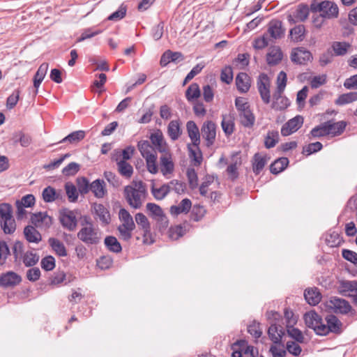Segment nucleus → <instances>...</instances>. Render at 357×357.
<instances>
[{
    "label": "nucleus",
    "mask_w": 357,
    "mask_h": 357,
    "mask_svg": "<svg viewBox=\"0 0 357 357\" xmlns=\"http://www.w3.org/2000/svg\"><path fill=\"white\" fill-rule=\"evenodd\" d=\"M285 29L282 26V22L279 20H272L268 24V29L261 38L255 40L256 45L260 41L262 45H268L269 43H273L284 36Z\"/></svg>",
    "instance_id": "nucleus-1"
},
{
    "label": "nucleus",
    "mask_w": 357,
    "mask_h": 357,
    "mask_svg": "<svg viewBox=\"0 0 357 357\" xmlns=\"http://www.w3.org/2000/svg\"><path fill=\"white\" fill-rule=\"evenodd\" d=\"M11 140L13 144L20 143L24 148L29 146L33 142L31 135L25 134L22 130L14 132L12 135Z\"/></svg>",
    "instance_id": "nucleus-19"
},
{
    "label": "nucleus",
    "mask_w": 357,
    "mask_h": 357,
    "mask_svg": "<svg viewBox=\"0 0 357 357\" xmlns=\"http://www.w3.org/2000/svg\"><path fill=\"white\" fill-rule=\"evenodd\" d=\"M96 264L101 270H107L112 267L113 259L109 255L102 256L96 260Z\"/></svg>",
    "instance_id": "nucleus-58"
},
{
    "label": "nucleus",
    "mask_w": 357,
    "mask_h": 357,
    "mask_svg": "<svg viewBox=\"0 0 357 357\" xmlns=\"http://www.w3.org/2000/svg\"><path fill=\"white\" fill-rule=\"evenodd\" d=\"M80 169V165L71 162L62 169V174L66 176L75 175Z\"/></svg>",
    "instance_id": "nucleus-60"
},
{
    "label": "nucleus",
    "mask_w": 357,
    "mask_h": 357,
    "mask_svg": "<svg viewBox=\"0 0 357 357\" xmlns=\"http://www.w3.org/2000/svg\"><path fill=\"white\" fill-rule=\"evenodd\" d=\"M48 243L52 249L60 257H66L68 252L64 244L59 239L55 238H50Z\"/></svg>",
    "instance_id": "nucleus-32"
},
{
    "label": "nucleus",
    "mask_w": 357,
    "mask_h": 357,
    "mask_svg": "<svg viewBox=\"0 0 357 357\" xmlns=\"http://www.w3.org/2000/svg\"><path fill=\"white\" fill-rule=\"evenodd\" d=\"M291 61L297 65H306L313 59L312 53L303 46H297L293 48L291 53Z\"/></svg>",
    "instance_id": "nucleus-8"
},
{
    "label": "nucleus",
    "mask_w": 357,
    "mask_h": 357,
    "mask_svg": "<svg viewBox=\"0 0 357 357\" xmlns=\"http://www.w3.org/2000/svg\"><path fill=\"white\" fill-rule=\"evenodd\" d=\"M12 213L13 208L10 204H0V225L6 234H12L16 229V223Z\"/></svg>",
    "instance_id": "nucleus-2"
},
{
    "label": "nucleus",
    "mask_w": 357,
    "mask_h": 357,
    "mask_svg": "<svg viewBox=\"0 0 357 357\" xmlns=\"http://www.w3.org/2000/svg\"><path fill=\"white\" fill-rule=\"evenodd\" d=\"M24 238L29 243H38L42 240L40 233L33 226L27 225L24 229Z\"/></svg>",
    "instance_id": "nucleus-25"
},
{
    "label": "nucleus",
    "mask_w": 357,
    "mask_h": 357,
    "mask_svg": "<svg viewBox=\"0 0 357 357\" xmlns=\"http://www.w3.org/2000/svg\"><path fill=\"white\" fill-rule=\"evenodd\" d=\"M328 307L336 314H347L352 311L355 313L348 301L337 296L330 298Z\"/></svg>",
    "instance_id": "nucleus-5"
},
{
    "label": "nucleus",
    "mask_w": 357,
    "mask_h": 357,
    "mask_svg": "<svg viewBox=\"0 0 357 357\" xmlns=\"http://www.w3.org/2000/svg\"><path fill=\"white\" fill-rule=\"evenodd\" d=\"M59 222L61 226L70 231H73L77 226V220L73 211L64 208L59 211Z\"/></svg>",
    "instance_id": "nucleus-6"
},
{
    "label": "nucleus",
    "mask_w": 357,
    "mask_h": 357,
    "mask_svg": "<svg viewBox=\"0 0 357 357\" xmlns=\"http://www.w3.org/2000/svg\"><path fill=\"white\" fill-rule=\"evenodd\" d=\"M356 280H340L339 282L338 292L343 296H348L351 298V295L348 292L354 291Z\"/></svg>",
    "instance_id": "nucleus-30"
},
{
    "label": "nucleus",
    "mask_w": 357,
    "mask_h": 357,
    "mask_svg": "<svg viewBox=\"0 0 357 357\" xmlns=\"http://www.w3.org/2000/svg\"><path fill=\"white\" fill-rule=\"evenodd\" d=\"M283 58V53L280 46H270L266 54V62L271 66L278 64Z\"/></svg>",
    "instance_id": "nucleus-17"
},
{
    "label": "nucleus",
    "mask_w": 357,
    "mask_h": 357,
    "mask_svg": "<svg viewBox=\"0 0 357 357\" xmlns=\"http://www.w3.org/2000/svg\"><path fill=\"white\" fill-rule=\"evenodd\" d=\"M222 121L221 122V126L223 132L225 135L229 137L230 136L234 131L235 129V123L234 120L231 117H229L227 119L225 115H222Z\"/></svg>",
    "instance_id": "nucleus-45"
},
{
    "label": "nucleus",
    "mask_w": 357,
    "mask_h": 357,
    "mask_svg": "<svg viewBox=\"0 0 357 357\" xmlns=\"http://www.w3.org/2000/svg\"><path fill=\"white\" fill-rule=\"evenodd\" d=\"M186 176L190 188L192 190L195 189L198 186V176L195 169L192 167H188L186 171Z\"/></svg>",
    "instance_id": "nucleus-54"
},
{
    "label": "nucleus",
    "mask_w": 357,
    "mask_h": 357,
    "mask_svg": "<svg viewBox=\"0 0 357 357\" xmlns=\"http://www.w3.org/2000/svg\"><path fill=\"white\" fill-rule=\"evenodd\" d=\"M248 332L255 338H259L262 335L260 324L256 321H253V322L248 326Z\"/></svg>",
    "instance_id": "nucleus-64"
},
{
    "label": "nucleus",
    "mask_w": 357,
    "mask_h": 357,
    "mask_svg": "<svg viewBox=\"0 0 357 357\" xmlns=\"http://www.w3.org/2000/svg\"><path fill=\"white\" fill-rule=\"evenodd\" d=\"M188 150L189 153V157L194 161L195 166H199L203 160L202 152L201 150H197L193 149L190 144H188Z\"/></svg>",
    "instance_id": "nucleus-47"
},
{
    "label": "nucleus",
    "mask_w": 357,
    "mask_h": 357,
    "mask_svg": "<svg viewBox=\"0 0 357 357\" xmlns=\"http://www.w3.org/2000/svg\"><path fill=\"white\" fill-rule=\"evenodd\" d=\"M127 11V7L124 4H121L117 10L112 13L108 17L107 20L110 21L117 22L123 19Z\"/></svg>",
    "instance_id": "nucleus-62"
},
{
    "label": "nucleus",
    "mask_w": 357,
    "mask_h": 357,
    "mask_svg": "<svg viewBox=\"0 0 357 357\" xmlns=\"http://www.w3.org/2000/svg\"><path fill=\"white\" fill-rule=\"evenodd\" d=\"M149 138L152 146L160 153H166L169 150L168 145L160 130H157L155 132L151 133Z\"/></svg>",
    "instance_id": "nucleus-14"
},
{
    "label": "nucleus",
    "mask_w": 357,
    "mask_h": 357,
    "mask_svg": "<svg viewBox=\"0 0 357 357\" xmlns=\"http://www.w3.org/2000/svg\"><path fill=\"white\" fill-rule=\"evenodd\" d=\"M124 196L128 204L134 208H139L142 205L141 195L136 188L127 185L124 189Z\"/></svg>",
    "instance_id": "nucleus-12"
},
{
    "label": "nucleus",
    "mask_w": 357,
    "mask_h": 357,
    "mask_svg": "<svg viewBox=\"0 0 357 357\" xmlns=\"http://www.w3.org/2000/svg\"><path fill=\"white\" fill-rule=\"evenodd\" d=\"M356 100H357V92H349L339 96L335 103L337 105H344Z\"/></svg>",
    "instance_id": "nucleus-44"
},
{
    "label": "nucleus",
    "mask_w": 357,
    "mask_h": 357,
    "mask_svg": "<svg viewBox=\"0 0 357 357\" xmlns=\"http://www.w3.org/2000/svg\"><path fill=\"white\" fill-rule=\"evenodd\" d=\"M201 96V91L197 83H192L185 91V98L188 102H194Z\"/></svg>",
    "instance_id": "nucleus-34"
},
{
    "label": "nucleus",
    "mask_w": 357,
    "mask_h": 357,
    "mask_svg": "<svg viewBox=\"0 0 357 357\" xmlns=\"http://www.w3.org/2000/svg\"><path fill=\"white\" fill-rule=\"evenodd\" d=\"M331 126H327L326 122L321 123L320 125L313 128L310 135L312 137H322L330 135Z\"/></svg>",
    "instance_id": "nucleus-31"
},
{
    "label": "nucleus",
    "mask_w": 357,
    "mask_h": 357,
    "mask_svg": "<svg viewBox=\"0 0 357 357\" xmlns=\"http://www.w3.org/2000/svg\"><path fill=\"white\" fill-rule=\"evenodd\" d=\"M21 91L20 89H15L6 100V107L9 109H13L20 99Z\"/></svg>",
    "instance_id": "nucleus-59"
},
{
    "label": "nucleus",
    "mask_w": 357,
    "mask_h": 357,
    "mask_svg": "<svg viewBox=\"0 0 357 357\" xmlns=\"http://www.w3.org/2000/svg\"><path fill=\"white\" fill-rule=\"evenodd\" d=\"M25 266L31 267L35 266L39 261V256L32 251H27L21 257Z\"/></svg>",
    "instance_id": "nucleus-42"
},
{
    "label": "nucleus",
    "mask_w": 357,
    "mask_h": 357,
    "mask_svg": "<svg viewBox=\"0 0 357 357\" xmlns=\"http://www.w3.org/2000/svg\"><path fill=\"white\" fill-rule=\"evenodd\" d=\"M206 213L205 208L199 204H196L192 207L190 213L191 219L195 222L200 221Z\"/></svg>",
    "instance_id": "nucleus-50"
},
{
    "label": "nucleus",
    "mask_w": 357,
    "mask_h": 357,
    "mask_svg": "<svg viewBox=\"0 0 357 357\" xmlns=\"http://www.w3.org/2000/svg\"><path fill=\"white\" fill-rule=\"evenodd\" d=\"M91 213L95 219H98L102 227H106L111 223L112 218L109 209L102 204L94 202L91 204Z\"/></svg>",
    "instance_id": "nucleus-7"
},
{
    "label": "nucleus",
    "mask_w": 357,
    "mask_h": 357,
    "mask_svg": "<svg viewBox=\"0 0 357 357\" xmlns=\"http://www.w3.org/2000/svg\"><path fill=\"white\" fill-rule=\"evenodd\" d=\"M43 199L47 203L52 202L59 199L61 197L60 192H57L52 186H47L43 190Z\"/></svg>",
    "instance_id": "nucleus-38"
},
{
    "label": "nucleus",
    "mask_w": 357,
    "mask_h": 357,
    "mask_svg": "<svg viewBox=\"0 0 357 357\" xmlns=\"http://www.w3.org/2000/svg\"><path fill=\"white\" fill-rule=\"evenodd\" d=\"M96 198H103L107 193L105 183L102 179L98 178L91 183V190Z\"/></svg>",
    "instance_id": "nucleus-23"
},
{
    "label": "nucleus",
    "mask_w": 357,
    "mask_h": 357,
    "mask_svg": "<svg viewBox=\"0 0 357 357\" xmlns=\"http://www.w3.org/2000/svg\"><path fill=\"white\" fill-rule=\"evenodd\" d=\"M286 349L290 354L298 357L302 352V348L297 342L288 341L286 344Z\"/></svg>",
    "instance_id": "nucleus-61"
},
{
    "label": "nucleus",
    "mask_w": 357,
    "mask_h": 357,
    "mask_svg": "<svg viewBox=\"0 0 357 357\" xmlns=\"http://www.w3.org/2000/svg\"><path fill=\"white\" fill-rule=\"evenodd\" d=\"M137 147L144 158L153 155L152 151L155 150L154 147L148 140L139 141L137 144Z\"/></svg>",
    "instance_id": "nucleus-41"
},
{
    "label": "nucleus",
    "mask_w": 357,
    "mask_h": 357,
    "mask_svg": "<svg viewBox=\"0 0 357 357\" xmlns=\"http://www.w3.org/2000/svg\"><path fill=\"white\" fill-rule=\"evenodd\" d=\"M13 255L15 262H20L24 255V245L20 241H16L13 246Z\"/></svg>",
    "instance_id": "nucleus-57"
},
{
    "label": "nucleus",
    "mask_w": 357,
    "mask_h": 357,
    "mask_svg": "<svg viewBox=\"0 0 357 357\" xmlns=\"http://www.w3.org/2000/svg\"><path fill=\"white\" fill-rule=\"evenodd\" d=\"M202 135L203 138L206 141V146H211L215 141L216 137V125L212 121H206L204 122L202 128Z\"/></svg>",
    "instance_id": "nucleus-10"
},
{
    "label": "nucleus",
    "mask_w": 357,
    "mask_h": 357,
    "mask_svg": "<svg viewBox=\"0 0 357 357\" xmlns=\"http://www.w3.org/2000/svg\"><path fill=\"white\" fill-rule=\"evenodd\" d=\"M326 321L330 333L340 334L342 333V323L334 314H328L326 317Z\"/></svg>",
    "instance_id": "nucleus-26"
},
{
    "label": "nucleus",
    "mask_w": 357,
    "mask_h": 357,
    "mask_svg": "<svg viewBox=\"0 0 357 357\" xmlns=\"http://www.w3.org/2000/svg\"><path fill=\"white\" fill-rule=\"evenodd\" d=\"M326 125L331 126V130L330 135L332 136H339L344 132L347 126V123L344 121H340L336 123H333L332 121H327Z\"/></svg>",
    "instance_id": "nucleus-37"
},
{
    "label": "nucleus",
    "mask_w": 357,
    "mask_h": 357,
    "mask_svg": "<svg viewBox=\"0 0 357 357\" xmlns=\"http://www.w3.org/2000/svg\"><path fill=\"white\" fill-rule=\"evenodd\" d=\"M170 192L169 184H163L159 188H155L154 185L151 187V192L154 198L157 200L163 199Z\"/></svg>",
    "instance_id": "nucleus-40"
},
{
    "label": "nucleus",
    "mask_w": 357,
    "mask_h": 357,
    "mask_svg": "<svg viewBox=\"0 0 357 357\" xmlns=\"http://www.w3.org/2000/svg\"><path fill=\"white\" fill-rule=\"evenodd\" d=\"M270 157L267 154L262 155L261 153H256L252 158V171L255 175H259L266 165Z\"/></svg>",
    "instance_id": "nucleus-15"
},
{
    "label": "nucleus",
    "mask_w": 357,
    "mask_h": 357,
    "mask_svg": "<svg viewBox=\"0 0 357 357\" xmlns=\"http://www.w3.org/2000/svg\"><path fill=\"white\" fill-rule=\"evenodd\" d=\"M236 85L241 93H246L250 88V77L245 73H239L236 77Z\"/></svg>",
    "instance_id": "nucleus-21"
},
{
    "label": "nucleus",
    "mask_w": 357,
    "mask_h": 357,
    "mask_svg": "<svg viewBox=\"0 0 357 357\" xmlns=\"http://www.w3.org/2000/svg\"><path fill=\"white\" fill-rule=\"evenodd\" d=\"M77 238L86 245H98L101 240V233L94 225L82 227L77 234Z\"/></svg>",
    "instance_id": "nucleus-4"
},
{
    "label": "nucleus",
    "mask_w": 357,
    "mask_h": 357,
    "mask_svg": "<svg viewBox=\"0 0 357 357\" xmlns=\"http://www.w3.org/2000/svg\"><path fill=\"white\" fill-rule=\"evenodd\" d=\"M192 208V202L188 198L183 199L178 205H173L170 207L172 215H178L181 213L187 214Z\"/></svg>",
    "instance_id": "nucleus-22"
},
{
    "label": "nucleus",
    "mask_w": 357,
    "mask_h": 357,
    "mask_svg": "<svg viewBox=\"0 0 357 357\" xmlns=\"http://www.w3.org/2000/svg\"><path fill=\"white\" fill-rule=\"evenodd\" d=\"M241 123L245 128H252L255 122V116L251 109L239 113Z\"/></svg>",
    "instance_id": "nucleus-33"
},
{
    "label": "nucleus",
    "mask_w": 357,
    "mask_h": 357,
    "mask_svg": "<svg viewBox=\"0 0 357 357\" xmlns=\"http://www.w3.org/2000/svg\"><path fill=\"white\" fill-rule=\"evenodd\" d=\"M303 117L300 115L289 119L282 126L281 135L286 137L296 132L303 124Z\"/></svg>",
    "instance_id": "nucleus-11"
},
{
    "label": "nucleus",
    "mask_w": 357,
    "mask_h": 357,
    "mask_svg": "<svg viewBox=\"0 0 357 357\" xmlns=\"http://www.w3.org/2000/svg\"><path fill=\"white\" fill-rule=\"evenodd\" d=\"M117 166L118 171L122 176L126 178H131L133 174V167L130 163L124 160H119L117 162Z\"/></svg>",
    "instance_id": "nucleus-39"
},
{
    "label": "nucleus",
    "mask_w": 357,
    "mask_h": 357,
    "mask_svg": "<svg viewBox=\"0 0 357 357\" xmlns=\"http://www.w3.org/2000/svg\"><path fill=\"white\" fill-rule=\"evenodd\" d=\"M65 189L69 202H75L79 195L78 190L76 187L73 183L68 182L65 184Z\"/></svg>",
    "instance_id": "nucleus-53"
},
{
    "label": "nucleus",
    "mask_w": 357,
    "mask_h": 357,
    "mask_svg": "<svg viewBox=\"0 0 357 357\" xmlns=\"http://www.w3.org/2000/svg\"><path fill=\"white\" fill-rule=\"evenodd\" d=\"M77 190L81 195H86L91 190V183L85 176L78 177L76 179Z\"/></svg>",
    "instance_id": "nucleus-46"
},
{
    "label": "nucleus",
    "mask_w": 357,
    "mask_h": 357,
    "mask_svg": "<svg viewBox=\"0 0 357 357\" xmlns=\"http://www.w3.org/2000/svg\"><path fill=\"white\" fill-rule=\"evenodd\" d=\"M162 153L163 154L160 158V171L162 174L165 176L167 174H170L174 172V164L169 150L166 153Z\"/></svg>",
    "instance_id": "nucleus-16"
},
{
    "label": "nucleus",
    "mask_w": 357,
    "mask_h": 357,
    "mask_svg": "<svg viewBox=\"0 0 357 357\" xmlns=\"http://www.w3.org/2000/svg\"><path fill=\"white\" fill-rule=\"evenodd\" d=\"M146 163L147 170L153 174L158 173V167L157 165V155L154 153L151 155H149L146 158H144Z\"/></svg>",
    "instance_id": "nucleus-52"
},
{
    "label": "nucleus",
    "mask_w": 357,
    "mask_h": 357,
    "mask_svg": "<svg viewBox=\"0 0 357 357\" xmlns=\"http://www.w3.org/2000/svg\"><path fill=\"white\" fill-rule=\"evenodd\" d=\"M180 124V121L178 119L171 121L168 125L167 133L173 141L177 140L182 134Z\"/></svg>",
    "instance_id": "nucleus-28"
},
{
    "label": "nucleus",
    "mask_w": 357,
    "mask_h": 357,
    "mask_svg": "<svg viewBox=\"0 0 357 357\" xmlns=\"http://www.w3.org/2000/svg\"><path fill=\"white\" fill-rule=\"evenodd\" d=\"M291 102L286 96H282L279 100H273L271 108L277 111H282L287 109Z\"/></svg>",
    "instance_id": "nucleus-56"
},
{
    "label": "nucleus",
    "mask_w": 357,
    "mask_h": 357,
    "mask_svg": "<svg viewBox=\"0 0 357 357\" xmlns=\"http://www.w3.org/2000/svg\"><path fill=\"white\" fill-rule=\"evenodd\" d=\"M305 28L303 24H299L290 30V37L293 42L298 43L303 41L305 37Z\"/></svg>",
    "instance_id": "nucleus-36"
},
{
    "label": "nucleus",
    "mask_w": 357,
    "mask_h": 357,
    "mask_svg": "<svg viewBox=\"0 0 357 357\" xmlns=\"http://www.w3.org/2000/svg\"><path fill=\"white\" fill-rule=\"evenodd\" d=\"M323 148V145L319 142L310 143L307 146H303L302 153L308 156L312 153H317L321 151Z\"/></svg>",
    "instance_id": "nucleus-55"
},
{
    "label": "nucleus",
    "mask_w": 357,
    "mask_h": 357,
    "mask_svg": "<svg viewBox=\"0 0 357 357\" xmlns=\"http://www.w3.org/2000/svg\"><path fill=\"white\" fill-rule=\"evenodd\" d=\"M289 160L287 157H281L275 160L270 165L271 174L277 175L284 171L289 165Z\"/></svg>",
    "instance_id": "nucleus-24"
},
{
    "label": "nucleus",
    "mask_w": 357,
    "mask_h": 357,
    "mask_svg": "<svg viewBox=\"0 0 357 357\" xmlns=\"http://www.w3.org/2000/svg\"><path fill=\"white\" fill-rule=\"evenodd\" d=\"M21 281V276L13 271H8L0 275V287L3 288L13 287L19 284Z\"/></svg>",
    "instance_id": "nucleus-13"
},
{
    "label": "nucleus",
    "mask_w": 357,
    "mask_h": 357,
    "mask_svg": "<svg viewBox=\"0 0 357 357\" xmlns=\"http://www.w3.org/2000/svg\"><path fill=\"white\" fill-rule=\"evenodd\" d=\"M309 15V7L306 4H299L294 12V17L296 21L304 22Z\"/></svg>",
    "instance_id": "nucleus-43"
},
{
    "label": "nucleus",
    "mask_w": 357,
    "mask_h": 357,
    "mask_svg": "<svg viewBox=\"0 0 357 357\" xmlns=\"http://www.w3.org/2000/svg\"><path fill=\"white\" fill-rule=\"evenodd\" d=\"M303 319L305 325L313 330L318 324H320V321H322V317L314 310L306 312L303 316Z\"/></svg>",
    "instance_id": "nucleus-27"
},
{
    "label": "nucleus",
    "mask_w": 357,
    "mask_h": 357,
    "mask_svg": "<svg viewBox=\"0 0 357 357\" xmlns=\"http://www.w3.org/2000/svg\"><path fill=\"white\" fill-rule=\"evenodd\" d=\"M310 10L312 13H321L326 19L337 18L339 15L337 5L331 1H323L321 2L314 1L310 4Z\"/></svg>",
    "instance_id": "nucleus-3"
},
{
    "label": "nucleus",
    "mask_w": 357,
    "mask_h": 357,
    "mask_svg": "<svg viewBox=\"0 0 357 357\" xmlns=\"http://www.w3.org/2000/svg\"><path fill=\"white\" fill-rule=\"evenodd\" d=\"M304 297L306 302L312 306L317 305L322 298V296L317 287L308 288L304 291Z\"/></svg>",
    "instance_id": "nucleus-20"
},
{
    "label": "nucleus",
    "mask_w": 357,
    "mask_h": 357,
    "mask_svg": "<svg viewBox=\"0 0 357 357\" xmlns=\"http://www.w3.org/2000/svg\"><path fill=\"white\" fill-rule=\"evenodd\" d=\"M135 221L137 224L142 227L144 230V238L151 234V225L148 218L142 213H138L135 215ZM144 243H146V239L144 238Z\"/></svg>",
    "instance_id": "nucleus-29"
},
{
    "label": "nucleus",
    "mask_w": 357,
    "mask_h": 357,
    "mask_svg": "<svg viewBox=\"0 0 357 357\" xmlns=\"http://www.w3.org/2000/svg\"><path fill=\"white\" fill-rule=\"evenodd\" d=\"M146 209L149 212V215L155 219L157 222L164 221L165 223H167V216L159 205L154 203H147Z\"/></svg>",
    "instance_id": "nucleus-18"
},
{
    "label": "nucleus",
    "mask_w": 357,
    "mask_h": 357,
    "mask_svg": "<svg viewBox=\"0 0 357 357\" xmlns=\"http://www.w3.org/2000/svg\"><path fill=\"white\" fill-rule=\"evenodd\" d=\"M287 327V334L289 337L293 338L295 342H297L298 343H304L305 342V337L303 336V334L302 331L298 329V328H295L294 326H289Z\"/></svg>",
    "instance_id": "nucleus-49"
},
{
    "label": "nucleus",
    "mask_w": 357,
    "mask_h": 357,
    "mask_svg": "<svg viewBox=\"0 0 357 357\" xmlns=\"http://www.w3.org/2000/svg\"><path fill=\"white\" fill-rule=\"evenodd\" d=\"M85 137V132L84 130H77L70 133L59 142L63 143L68 142L70 144L79 142Z\"/></svg>",
    "instance_id": "nucleus-48"
},
{
    "label": "nucleus",
    "mask_w": 357,
    "mask_h": 357,
    "mask_svg": "<svg viewBox=\"0 0 357 357\" xmlns=\"http://www.w3.org/2000/svg\"><path fill=\"white\" fill-rule=\"evenodd\" d=\"M257 88L262 101L268 104L271 101L270 79L265 73H261L257 79Z\"/></svg>",
    "instance_id": "nucleus-9"
},
{
    "label": "nucleus",
    "mask_w": 357,
    "mask_h": 357,
    "mask_svg": "<svg viewBox=\"0 0 357 357\" xmlns=\"http://www.w3.org/2000/svg\"><path fill=\"white\" fill-rule=\"evenodd\" d=\"M40 265L46 271H52L55 268V259L52 255H48L42 259Z\"/></svg>",
    "instance_id": "nucleus-63"
},
{
    "label": "nucleus",
    "mask_w": 357,
    "mask_h": 357,
    "mask_svg": "<svg viewBox=\"0 0 357 357\" xmlns=\"http://www.w3.org/2000/svg\"><path fill=\"white\" fill-rule=\"evenodd\" d=\"M279 135L278 131H268L264 140V146L266 149L274 147L278 142Z\"/></svg>",
    "instance_id": "nucleus-51"
},
{
    "label": "nucleus",
    "mask_w": 357,
    "mask_h": 357,
    "mask_svg": "<svg viewBox=\"0 0 357 357\" xmlns=\"http://www.w3.org/2000/svg\"><path fill=\"white\" fill-rule=\"evenodd\" d=\"M104 243L106 248L112 252L119 253L122 250L121 243L118 241L117 238L113 236H107L105 237Z\"/></svg>",
    "instance_id": "nucleus-35"
}]
</instances>
